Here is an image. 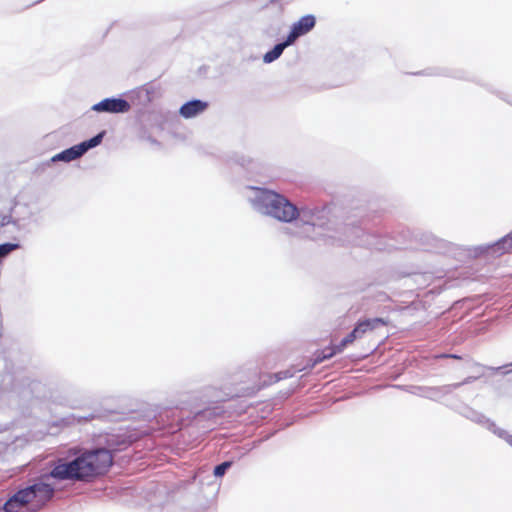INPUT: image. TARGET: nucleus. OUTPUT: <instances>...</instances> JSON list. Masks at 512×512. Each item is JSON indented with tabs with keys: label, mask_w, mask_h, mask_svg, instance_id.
<instances>
[{
	"label": "nucleus",
	"mask_w": 512,
	"mask_h": 512,
	"mask_svg": "<svg viewBox=\"0 0 512 512\" xmlns=\"http://www.w3.org/2000/svg\"><path fill=\"white\" fill-rule=\"evenodd\" d=\"M505 367H511V369L509 370V372H510V371H512V363H510V364L506 365Z\"/></svg>",
	"instance_id": "aec40b11"
},
{
	"label": "nucleus",
	"mask_w": 512,
	"mask_h": 512,
	"mask_svg": "<svg viewBox=\"0 0 512 512\" xmlns=\"http://www.w3.org/2000/svg\"><path fill=\"white\" fill-rule=\"evenodd\" d=\"M449 358L456 359V360H461L462 359V357L460 355H456V354H450Z\"/></svg>",
	"instance_id": "6ab92c4d"
},
{
	"label": "nucleus",
	"mask_w": 512,
	"mask_h": 512,
	"mask_svg": "<svg viewBox=\"0 0 512 512\" xmlns=\"http://www.w3.org/2000/svg\"><path fill=\"white\" fill-rule=\"evenodd\" d=\"M365 325L368 326L369 323L358 322L354 329L340 342L338 350H344L348 345L352 344L357 338L363 337V335L365 334V330H363V327Z\"/></svg>",
	"instance_id": "1a4fd4ad"
},
{
	"label": "nucleus",
	"mask_w": 512,
	"mask_h": 512,
	"mask_svg": "<svg viewBox=\"0 0 512 512\" xmlns=\"http://www.w3.org/2000/svg\"><path fill=\"white\" fill-rule=\"evenodd\" d=\"M508 442H509L510 444H512V437H510V439H508Z\"/></svg>",
	"instance_id": "4be33fe9"
},
{
	"label": "nucleus",
	"mask_w": 512,
	"mask_h": 512,
	"mask_svg": "<svg viewBox=\"0 0 512 512\" xmlns=\"http://www.w3.org/2000/svg\"><path fill=\"white\" fill-rule=\"evenodd\" d=\"M365 325L368 326L369 323L358 322L354 329L340 342L338 350H344L348 345L352 344L357 338L363 337V335L365 334V330H363V327Z\"/></svg>",
	"instance_id": "9d476101"
},
{
	"label": "nucleus",
	"mask_w": 512,
	"mask_h": 512,
	"mask_svg": "<svg viewBox=\"0 0 512 512\" xmlns=\"http://www.w3.org/2000/svg\"><path fill=\"white\" fill-rule=\"evenodd\" d=\"M292 43L293 42L290 41L289 38L287 37L286 41H284L283 43L277 44L271 51L267 52L264 55V61L267 63H270V62L276 60L278 57H280L283 50Z\"/></svg>",
	"instance_id": "9b49d317"
},
{
	"label": "nucleus",
	"mask_w": 512,
	"mask_h": 512,
	"mask_svg": "<svg viewBox=\"0 0 512 512\" xmlns=\"http://www.w3.org/2000/svg\"><path fill=\"white\" fill-rule=\"evenodd\" d=\"M338 349H339V344L336 346L327 347V348L323 349L322 351L317 352L316 358L314 360V364L320 363V362L324 361L325 359H329V358L333 357L335 354L343 351V350H338Z\"/></svg>",
	"instance_id": "f8f14e48"
},
{
	"label": "nucleus",
	"mask_w": 512,
	"mask_h": 512,
	"mask_svg": "<svg viewBox=\"0 0 512 512\" xmlns=\"http://www.w3.org/2000/svg\"><path fill=\"white\" fill-rule=\"evenodd\" d=\"M105 132H101L98 135L94 136L93 138L84 141L78 145H75L69 149H66L62 151L61 153L55 155L53 157V160H61V161H72L79 157H81L87 150L90 148L96 147L99 145L103 139Z\"/></svg>",
	"instance_id": "7ed1b4c3"
},
{
	"label": "nucleus",
	"mask_w": 512,
	"mask_h": 512,
	"mask_svg": "<svg viewBox=\"0 0 512 512\" xmlns=\"http://www.w3.org/2000/svg\"><path fill=\"white\" fill-rule=\"evenodd\" d=\"M258 201L266 213L279 221L291 222L299 215L297 207L283 195L271 190L261 189Z\"/></svg>",
	"instance_id": "f03ea898"
},
{
	"label": "nucleus",
	"mask_w": 512,
	"mask_h": 512,
	"mask_svg": "<svg viewBox=\"0 0 512 512\" xmlns=\"http://www.w3.org/2000/svg\"><path fill=\"white\" fill-rule=\"evenodd\" d=\"M494 371H499L501 369V367H497V368H492Z\"/></svg>",
	"instance_id": "412c9836"
},
{
	"label": "nucleus",
	"mask_w": 512,
	"mask_h": 512,
	"mask_svg": "<svg viewBox=\"0 0 512 512\" xmlns=\"http://www.w3.org/2000/svg\"><path fill=\"white\" fill-rule=\"evenodd\" d=\"M207 106L208 104L206 102L192 100L182 105L179 112L184 118H192L205 111Z\"/></svg>",
	"instance_id": "6e6552de"
},
{
	"label": "nucleus",
	"mask_w": 512,
	"mask_h": 512,
	"mask_svg": "<svg viewBox=\"0 0 512 512\" xmlns=\"http://www.w3.org/2000/svg\"><path fill=\"white\" fill-rule=\"evenodd\" d=\"M54 494L53 487L45 482L34 483V511L42 507Z\"/></svg>",
	"instance_id": "423d86ee"
},
{
	"label": "nucleus",
	"mask_w": 512,
	"mask_h": 512,
	"mask_svg": "<svg viewBox=\"0 0 512 512\" xmlns=\"http://www.w3.org/2000/svg\"><path fill=\"white\" fill-rule=\"evenodd\" d=\"M139 93L140 94L144 93L147 100L151 101L156 94V88L151 84H146L140 88Z\"/></svg>",
	"instance_id": "2eb2a0df"
},
{
	"label": "nucleus",
	"mask_w": 512,
	"mask_h": 512,
	"mask_svg": "<svg viewBox=\"0 0 512 512\" xmlns=\"http://www.w3.org/2000/svg\"><path fill=\"white\" fill-rule=\"evenodd\" d=\"M449 355L450 354H439V355H435L434 358L435 359H446V358H449Z\"/></svg>",
	"instance_id": "a211bd4d"
},
{
	"label": "nucleus",
	"mask_w": 512,
	"mask_h": 512,
	"mask_svg": "<svg viewBox=\"0 0 512 512\" xmlns=\"http://www.w3.org/2000/svg\"><path fill=\"white\" fill-rule=\"evenodd\" d=\"M70 456H75L71 461L58 458L50 471L49 476L57 480L89 481L106 473L113 464L111 452L105 448L86 450H69Z\"/></svg>",
	"instance_id": "f257e3e1"
},
{
	"label": "nucleus",
	"mask_w": 512,
	"mask_h": 512,
	"mask_svg": "<svg viewBox=\"0 0 512 512\" xmlns=\"http://www.w3.org/2000/svg\"><path fill=\"white\" fill-rule=\"evenodd\" d=\"M359 323H369L368 326L365 325L363 327V330H365V333L375 329L379 325H386V322L382 318L365 319V320L359 321Z\"/></svg>",
	"instance_id": "ddd939ff"
},
{
	"label": "nucleus",
	"mask_w": 512,
	"mask_h": 512,
	"mask_svg": "<svg viewBox=\"0 0 512 512\" xmlns=\"http://www.w3.org/2000/svg\"><path fill=\"white\" fill-rule=\"evenodd\" d=\"M286 377H287V373H278V374H275L274 376H269V380L268 381H264V383L265 384L276 383L279 380L284 379Z\"/></svg>",
	"instance_id": "f3484780"
},
{
	"label": "nucleus",
	"mask_w": 512,
	"mask_h": 512,
	"mask_svg": "<svg viewBox=\"0 0 512 512\" xmlns=\"http://www.w3.org/2000/svg\"><path fill=\"white\" fill-rule=\"evenodd\" d=\"M96 112L125 113L130 110V104L121 98H106L92 106Z\"/></svg>",
	"instance_id": "39448f33"
},
{
	"label": "nucleus",
	"mask_w": 512,
	"mask_h": 512,
	"mask_svg": "<svg viewBox=\"0 0 512 512\" xmlns=\"http://www.w3.org/2000/svg\"><path fill=\"white\" fill-rule=\"evenodd\" d=\"M231 462L230 461H226V462H223L221 463L220 465H217L214 469V475L216 477H222L226 470L231 466Z\"/></svg>",
	"instance_id": "dca6fc26"
},
{
	"label": "nucleus",
	"mask_w": 512,
	"mask_h": 512,
	"mask_svg": "<svg viewBox=\"0 0 512 512\" xmlns=\"http://www.w3.org/2000/svg\"><path fill=\"white\" fill-rule=\"evenodd\" d=\"M32 501V486H28L15 493L4 504L5 512H21Z\"/></svg>",
	"instance_id": "20e7f679"
},
{
	"label": "nucleus",
	"mask_w": 512,
	"mask_h": 512,
	"mask_svg": "<svg viewBox=\"0 0 512 512\" xmlns=\"http://www.w3.org/2000/svg\"><path fill=\"white\" fill-rule=\"evenodd\" d=\"M19 247L18 244L14 243H4L0 244V262L3 258L8 256L12 251L16 250Z\"/></svg>",
	"instance_id": "4468645a"
},
{
	"label": "nucleus",
	"mask_w": 512,
	"mask_h": 512,
	"mask_svg": "<svg viewBox=\"0 0 512 512\" xmlns=\"http://www.w3.org/2000/svg\"><path fill=\"white\" fill-rule=\"evenodd\" d=\"M315 26V17L306 15L293 24L288 35L290 41L294 42L298 37L308 33Z\"/></svg>",
	"instance_id": "0eeeda50"
}]
</instances>
